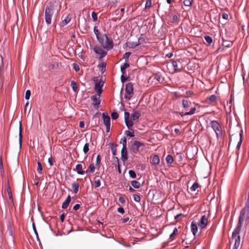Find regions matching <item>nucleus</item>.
<instances>
[{"label": "nucleus", "mask_w": 249, "mask_h": 249, "mask_svg": "<svg viewBox=\"0 0 249 249\" xmlns=\"http://www.w3.org/2000/svg\"><path fill=\"white\" fill-rule=\"evenodd\" d=\"M57 6L56 1L49 2L46 7L45 11V20L46 23L49 25L52 23V19L54 15V10Z\"/></svg>", "instance_id": "1"}, {"label": "nucleus", "mask_w": 249, "mask_h": 249, "mask_svg": "<svg viewBox=\"0 0 249 249\" xmlns=\"http://www.w3.org/2000/svg\"><path fill=\"white\" fill-rule=\"evenodd\" d=\"M141 115V113L139 111H135L131 114L130 118V114L128 112H125L124 114V120L127 127L130 129L133 125V121L137 120Z\"/></svg>", "instance_id": "2"}, {"label": "nucleus", "mask_w": 249, "mask_h": 249, "mask_svg": "<svg viewBox=\"0 0 249 249\" xmlns=\"http://www.w3.org/2000/svg\"><path fill=\"white\" fill-rule=\"evenodd\" d=\"M237 132L234 134H230V140L229 142V144H230L232 141H233L235 138H237V140H239V142L237 143L236 148L238 151L239 150L241 143L242 142V137H243V131L242 129L237 126L236 128Z\"/></svg>", "instance_id": "3"}, {"label": "nucleus", "mask_w": 249, "mask_h": 249, "mask_svg": "<svg viewBox=\"0 0 249 249\" xmlns=\"http://www.w3.org/2000/svg\"><path fill=\"white\" fill-rule=\"evenodd\" d=\"M211 126L215 132L217 138L222 136V130L220 124L216 121H212L210 123Z\"/></svg>", "instance_id": "4"}, {"label": "nucleus", "mask_w": 249, "mask_h": 249, "mask_svg": "<svg viewBox=\"0 0 249 249\" xmlns=\"http://www.w3.org/2000/svg\"><path fill=\"white\" fill-rule=\"evenodd\" d=\"M103 36H105V40L103 44V47L107 50H111L113 47V40L111 38H109L107 35L105 34H103Z\"/></svg>", "instance_id": "5"}, {"label": "nucleus", "mask_w": 249, "mask_h": 249, "mask_svg": "<svg viewBox=\"0 0 249 249\" xmlns=\"http://www.w3.org/2000/svg\"><path fill=\"white\" fill-rule=\"evenodd\" d=\"M133 95V85L131 83L127 84L125 86V98L130 100Z\"/></svg>", "instance_id": "6"}, {"label": "nucleus", "mask_w": 249, "mask_h": 249, "mask_svg": "<svg viewBox=\"0 0 249 249\" xmlns=\"http://www.w3.org/2000/svg\"><path fill=\"white\" fill-rule=\"evenodd\" d=\"M102 118L104 121V124L106 127V132H109L110 131V118L107 112H103L102 113Z\"/></svg>", "instance_id": "7"}, {"label": "nucleus", "mask_w": 249, "mask_h": 249, "mask_svg": "<svg viewBox=\"0 0 249 249\" xmlns=\"http://www.w3.org/2000/svg\"><path fill=\"white\" fill-rule=\"evenodd\" d=\"M93 51L95 53L98 55L97 57L99 59H102L107 54V52L104 50V49L100 46H95L93 48Z\"/></svg>", "instance_id": "8"}, {"label": "nucleus", "mask_w": 249, "mask_h": 249, "mask_svg": "<svg viewBox=\"0 0 249 249\" xmlns=\"http://www.w3.org/2000/svg\"><path fill=\"white\" fill-rule=\"evenodd\" d=\"M103 86V83L101 81H96L95 83V90L96 91V92L100 94L102 93V87Z\"/></svg>", "instance_id": "9"}, {"label": "nucleus", "mask_w": 249, "mask_h": 249, "mask_svg": "<svg viewBox=\"0 0 249 249\" xmlns=\"http://www.w3.org/2000/svg\"><path fill=\"white\" fill-rule=\"evenodd\" d=\"M208 223V217L205 215H203L201 217L200 221L198 223V225L201 229L204 228Z\"/></svg>", "instance_id": "10"}, {"label": "nucleus", "mask_w": 249, "mask_h": 249, "mask_svg": "<svg viewBox=\"0 0 249 249\" xmlns=\"http://www.w3.org/2000/svg\"><path fill=\"white\" fill-rule=\"evenodd\" d=\"M100 94H98L91 96V99L93 101V105L94 107L98 106L100 104L99 98Z\"/></svg>", "instance_id": "11"}, {"label": "nucleus", "mask_w": 249, "mask_h": 249, "mask_svg": "<svg viewBox=\"0 0 249 249\" xmlns=\"http://www.w3.org/2000/svg\"><path fill=\"white\" fill-rule=\"evenodd\" d=\"M171 66L174 68L175 71H179L182 68L180 62H177L176 61H172Z\"/></svg>", "instance_id": "12"}, {"label": "nucleus", "mask_w": 249, "mask_h": 249, "mask_svg": "<svg viewBox=\"0 0 249 249\" xmlns=\"http://www.w3.org/2000/svg\"><path fill=\"white\" fill-rule=\"evenodd\" d=\"M62 25L63 26L67 25L68 23L70 22L71 20V17L70 15L68 14L65 17L63 16L62 17Z\"/></svg>", "instance_id": "13"}, {"label": "nucleus", "mask_w": 249, "mask_h": 249, "mask_svg": "<svg viewBox=\"0 0 249 249\" xmlns=\"http://www.w3.org/2000/svg\"><path fill=\"white\" fill-rule=\"evenodd\" d=\"M71 200V197L70 195H68L66 200L63 202L62 205V208L64 209H66L68 208L69 203Z\"/></svg>", "instance_id": "14"}, {"label": "nucleus", "mask_w": 249, "mask_h": 249, "mask_svg": "<svg viewBox=\"0 0 249 249\" xmlns=\"http://www.w3.org/2000/svg\"><path fill=\"white\" fill-rule=\"evenodd\" d=\"M127 149L126 147H123L122 150H121V156L122 159L123 160L125 161L127 160Z\"/></svg>", "instance_id": "15"}, {"label": "nucleus", "mask_w": 249, "mask_h": 249, "mask_svg": "<svg viewBox=\"0 0 249 249\" xmlns=\"http://www.w3.org/2000/svg\"><path fill=\"white\" fill-rule=\"evenodd\" d=\"M179 17L180 15L179 14L171 16L170 17L171 18V22L172 23H176L178 24L179 21Z\"/></svg>", "instance_id": "16"}, {"label": "nucleus", "mask_w": 249, "mask_h": 249, "mask_svg": "<svg viewBox=\"0 0 249 249\" xmlns=\"http://www.w3.org/2000/svg\"><path fill=\"white\" fill-rule=\"evenodd\" d=\"M83 166L81 164H78L75 167V170L77 171V173L79 175H84L85 173V171L82 170Z\"/></svg>", "instance_id": "17"}, {"label": "nucleus", "mask_w": 249, "mask_h": 249, "mask_svg": "<svg viewBox=\"0 0 249 249\" xmlns=\"http://www.w3.org/2000/svg\"><path fill=\"white\" fill-rule=\"evenodd\" d=\"M101 177L99 176H96L94 178V183L93 185L95 188H97L100 186L101 182H100Z\"/></svg>", "instance_id": "18"}, {"label": "nucleus", "mask_w": 249, "mask_h": 249, "mask_svg": "<svg viewBox=\"0 0 249 249\" xmlns=\"http://www.w3.org/2000/svg\"><path fill=\"white\" fill-rule=\"evenodd\" d=\"M71 187L74 193L77 194L79 188V184L77 181H74L71 184Z\"/></svg>", "instance_id": "19"}, {"label": "nucleus", "mask_w": 249, "mask_h": 249, "mask_svg": "<svg viewBox=\"0 0 249 249\" xmlns=\"http://www.w3.org/2000/svg\"><path fill=\"white\" fill-rule=\"evenodd\" d=\"M191 231L194 235L193 239H194L196 234L197 231V226L194 222H192L191 224Z\"/></svg>", "instance_id": "20"}, {"label": "nucleus", "mask_w": 249, "mask_h": 249, "mask_svg": "<svg viewBox=\"0 0 249 249\" xmlns=\"http://www.w3.org/2000/svg\"><path fill=\"white\" fill-rule=\"evenodd\" d=\"M142 144L138 141H135L132 145V149L134 152L138 151V148L141 146Z\"/></svg>", "instance_id": "21"}, {"label": "nucleus", "mask_w": 249, "mask_h": 249, "mask_svg": "<svg viewBox=\"0 0 249 249\" xmlns=\"http://www.w3.org/2000/svg\"><path fill=\"white\" fill-rule=\"evenodd\" d=\"M192 103L190 101H189L187 100H183L182 101V106L183 107L186 109L188 110L189 107L191 105Z\"/></svg>", "instance_id": "22"}, {"label": "nucleus", "mask_w": 249, "mask_h": 249, "mask_svg": "<svg viewBox=\"0 0 249 249\" xmlns=\"http://www.w3.org/2000/svg\"><path fill=\"white\" fill-rule=\"evenodd\" d=\"M216 100V96L215 95H212L207 98L206 101H209V103H211L215 102Z\"/></svg>", "instance_id": "23"}, {"label": "nucleus", "mask_w": 249, "mask_h": 249, "mask_svg": "<svg viewBox=\"0 0 249 249\" xmlns=\"http://www.w3.org/2000/svg\"><path fill=\"white\" fill-rule=\"evenodd\" d=\"M22 129L21 124H20L19 128V146L21 147L22 145Z\"/></svg>", "instance_id": "24"}, {"label": "nucleus", "mask_w": 249, "mask_h": 249, "mask_svg": "<svg viewBox=\"0 0 249 249\" xmlns=\"http://www.w3.org/2000/svg\"><path fill=\"white\" fill-rule=\"evenodd\" d=\"M139 45V39L136 42H129L128 46L130 48H133Z\"/></svg>", "instance_id": "25"}, {"label": "nucleus", "mask_w": 249, "mask_h": 249, "mask_svg": "<svg viewBox=\"0 0 249 249\" xmlns=\"http://www.w3.org/2000/svg\"><path fill=\"white\" fill-rule=\"evenodd\" d=\"M129 67V64L127 63H125L121 67V71L122 74H124L125 73V69Z\"/></svg>", "instance_id": "26"}, {"label": "nucleus", "mask_w": 249, "mask_h": 249, "mask_svg": "<svg viewBox=\"0 0 249 249\" xmlns=\"http://www.w3.org/2000/svg\"><path fill=\"white\" fill-rule=\"evenodd\" d=\"M131 184L134 188L136 189L139 188L141 185L140 183L136 180L131 181Z\"/></svg>", "instance_id": "27"}, {"label": "nucleus", "mask_w": 249, "mask_h": 249, "mask_svg": "<svg viewBox=\"0 0 249 249\" xmlns=\"http://www.w3.org/2000/svg\"><path fill=\"white\" fill-rule=\"evenodd\" d=\"M111 150L113 156H115L116 155L117 152V144H114L113 143H111Z\"/></svg>", "instance_id": "28"}, {"label": "nucleus", "mask_w": 249, "mask_h": 249, "mask_svg": "<svg viewBox=\"0 0 249 249\" xmlns=\"http://www.w3.org/2000/svg\"><path fill=\"white\" fill-rule=\"evenodd\" d=\"M98 67L100 69V71L102 73H104L106 71V64L104 62H103L98 65Z\"/></svg>", "instance_id": "29"}, {"label": "nucleus", "mask_w": 249, "mask_h": 249, "mask_svg": "<svg viewBox=\"0 0 249 249\" xmlns=\"http://www.w3.org/2000/svg\"><path fill=\"white\" fill-rule=\"evenodd\" d=\"M95 170V166L93 163L91 164L88 169L85 171V173H88L89 172L93 173Z\"/></svg>", "instance_id": "30"}, {"label": "nucleus", "mask_w": 249, "mask_h": 249, "mask_svg": "<svg viewBox=\"0 0 249 249\" xmlns=\"http://www.w3.org/2000/svg\"><path fill=\"white\" fill-rule=\"evenodd\" d=\"M97 40L100 42V43L103 46V44L104 43L105 40V36H103V34H102L100 36H97Z\"/></svg>", "instance_id": "31"}, {"label": "nucleus", "mask_w": 249, "mask_h": 249, "mask_svg": "<svg viewBox=\"0 0 249 249\" xmlns=\"http://www.w3.org/2000/svg\"><path fill=\"white\" fill-rule=\"evenodd\" d=\"M166 160L168 164H171L174 161L173 157L170 155H168L166 158Z\"/></svg>", "instance_id": "32"}, {"label": "nucleus", "mask_w": 249, "mask_h": 249, "mask_svg": "<svg viewBox=\"0 0 249 249\" xmlns=\"http://www.w3.org/2000/svg\"><path fill=\"white\" fill-rule=\"evenodd\" d=\"M71 86L74 92H76L77 91V85L76 82L73 81H71Z\"/></svg>", "instance_id": "33"}, {"label": "nucleus", "mask_w": 249, "mask_h": 249, "mask_svg": "<svg viewBox=\"0 0 249 249\" xmlns=\"http://www.w3.org/2000/svg\"><path fill=\"white\" fill-rule=\"evenodd\" d=\"M204 39L209 45H210L213 42V38L209 36H204Z\"/></svg>", "instance_id": "34"}, {"label": "nucleus", "mask_w": 249, "mask_h": 249, "mask_svg": "<svg viewBox=\"0 0 249 249\" xmlns=\"http://www.w3.org/2000/svg\"><path fill=\"white\" fill-rule=\"evenodd\" d=\"M128 174H129V176L132 178H136V174L134 170H129Z\"/></svg>", "instance_id": "35"}, {"label": "nucleus", "mask_w": 249, "mask_h": 249, "mask_svg": "<svg viewBox=\"0 0 249 249\" xmlns=\"http://www.w3.org/2000/svg\"><path fill=\"white\" fill-rule=\"evenodd\" d=\"M199 185L197 182H195L193 185L190 188V189L192 191H195L199 187Z\"/></svg>", "instance_id": "36"}, {"label": "nucleus", "mask_w": 249, "mask_h": 249, "mask_svg": "<svg viewBox=\"0 0 249 249\" xmlns=\"http://www.w3.org/2000/svg\"><path fill=\"white\" fill-rule=\"evenodd\" d=\"M83 151L85 154H86L88 153V152L89 151V143H86L85 144L83 148Z\"/></svg>", "instance_id": "37"}, {"label": "nucleus", "mask_w": 249, "mask_h": 249, "mask_svg": "<svg viewBox=\"0 0 249 249\" xmlns=\"http://www.w3.org/2000/svg\"><path fill=\"white\" fill-rule=\"evenodd\" d=\"M178 234V230L177 228H175L173 232L170 234V238L173 239V237Z\"/></svg>", "instance_id": "38"}, {"label": "nucleus", "mask_w": 249, "mask_h": 249, "mask_svg": "<svg viewBox=\"0 0 249 249\" xmlns=\"http://www.w3.org/2000/svg\"><path fill=\"white\" fill-rule=\"evenodd\" d=\"M232 42L228 41H224L223 43V46L225 47H230L232 45Z\"/></svg>", "instance_id": "39"}, {"label": "nucleus", "mask_w": 249, "mask_h": 249, "mask_svg": "<svg viewBox=\"0 0 249 249\" xmlns=\"http://www.w3.org/2000/svg\"><path fill=\"white\" fill-rule=\"evenodd\" d=\"M37 171L38 172V173H41V172L42 171V166L41 165V163L39 162H37Z\"/></svg>", "instance_id": "40"}, {"label": "nucleus", "mask_w": 249, "mask_h": 249, "mask_svg": "<svg viewBox=\"0 0 249 249\" xmlns=\"http://www.w3.org/2000/svg\"><path fill=\"white\" fill-rule=\"evenodd\" d=\"M93 31L96 36V38L97 37V36H99L102 35L100 33L98 29H97V26H94V27L93 28Z\"/></svg>", "instance_id": "41"}, {"label": "nucleus", "mask_w": 249, "mask_h": 249, "mask_svg": "<svg viewBox=\"0 0 249 249\" xmlns=\"http://www.w3.org/2000/svg\"><path fill=\"white\" fill-rule=\"evenodd\" d=\"M196 107H192L189 112H185L184 114L193 115L195 113L196 111Z\"/></svg>", "instance_id": "42"}, {"label": "nucleus", "mask_w": 249, "mask_h": 249, "mask_svg": "<svg viewBox=\"0 0 249 249\" xmlns=\"http://www.w3.org/2000/svg\"><path fill=\"white\" fill-rule=\"evenodd\" d=\"M133 198L135 201L139 202L141 200L140 196L136 194L133 195Z\"/></svg>", "instance_id": "43"}, {"label": "nucleus", "mask_w": 249, "mask_h": 249, "mask_svg": "<svg viewBox=\"0 0 249 249\" xmlns=\"http://www.w3.org/2000/svg\"><path fill=\"white\" fill-rule=\"evenodd\" d=\"M193 0H184V4L185 6H190L192 5Z\"/></svg>", "instance_id": "44"}, {"label": "nucleus", "mask_w": 249, "mask_h": 249, "mask_svg": "<svg viewBox=\"0 0 249 249\" xmlns=\"http://www.w3.org/2000/svg\"><path fill=\"white\" fill-rule=\"evenodd\" d=\"M7 193H8L9 198L12 201L13 200L12 194L11 189L9 187H8L7 188Z\"/></svg>", "instance_id": "45"}, {"label": "nucleus", "mask_w": 249, "mask_h": 249, "mask_svg": "<svg viewBox=\"0 0 249 249\" xmlns=\"http://www.w3.org/2000/svg\"><path fill=\"white\" fill-rule=\"evenodd\" d=\"M111 116L113 119L116 120L118 118L119 114L116 112H113L111 113Z\"/></svg>", "instance_id": "46"}, {"label": "nucleus", "mask_w": 249, "mask_h": 249, "mask_svg": "<svg viewBox=\"0 0 249 249\" xmlns=\"http://www.w3.org/2000/svg\"><path fill=\"white\" fill-rule=\"evenodd\" d=\"M31 96V91L30 90H27L25 92V98L26 99L28 100L29 99Z\"/></svg>", "instance_id": "47"}, {"label": "nucleus", "mask_w": 249, "mask_h": 249, "mask_svg": "<svg viewBox=\"0 0 249 249\" xmlns=\"http://www.w3.org/2000/svg\"><path fill=\"white\" fill-rule=\"evenodd\" d=\"M91 17L94 21H96L97 20V15L95 12H92Z\"/></svg>", "instance_id": "48"}, {"label": "nucleus", "mask_w": 249, "mask_h": 249, "mask_svg": "<svg viewBox=\"0 0 249 249\" xmlns=\"http://www.w3.org/2000/svg\"><path fill=\"white\" fill-rule=\"evenodd\" d=\"M100 163H101V156L100 155H98L96 157V164L99 166L100 164Z\"/></svg>", "instance_id": "49"}, {"label": "nucleus", "mask_w": 249, "mask_h": 249, "mask_svg": "<svg viewBox=\"0 0 249 249\" xmlns=\"http://www.w3.org/2000/svg\"><path fill=\"white\" fill-rule=\"evenodd\" d=\"M120 143H122L123 144V147H126V139L124 138L123 140H121Z\"/></svg>", "instance_id": "50"}, {"label": "nucleus", "mask_w": 249, "mask_h": 249, "mask_svg": "<svg viewBox=\"0 0 249 249\" xmlns=\"http://www.w3.org/2000/svg\"><path fill=\"white\" fill-rule=\"evenodd\" d=\"M73 69L76 71H79L80 70V68H79V65L77 64H76V63H74L73 65Z\"/></svg>", "instance_id": "51"}, {"label": "nucleus", "mask_w": 249, "mask_h": 249, "mask_svg": "<svg viewBox=\"0 0 249 249\" xmlns=\"http://www.w3.org/2000/svg\"><path fill=\"white\" fill-rule=\"evenodd\" d=\"M130 54H131L130 53H129V52L125 53L123 55V58H124L126 60L128 59Z\"/></svg>", "instance_id": "52"}, {"label": "nucleus", "mask_w": 249, "mask_h": 249, "mask_svg": "<svg viewBox=\"0 0 249 249\" xmlns=\"http://www.w3.org/2000/svg\"><path fill=\"white\" fill-rule=\"evenodd\" d=\"M117 212L121 214H124V210L123 207L118 208Z\"/></svg>", "instance_id": "53"}, {"label": "nucleus", "mask_w": 249, "mask_h": 249, "mask_svg": "<svg viewBox=\"0 0 249 249\" xmlns=\"http://www.w3.org/2000/svg\"><path fill=\"white\" fill-rule=\"evenodd\" d=\"M152 2L151 0H147L146 4H145V7H150L151 6Z\"/></svg>", "instance_id": "54"}, {"label": "nucleus", "mask_w": 249, "mask_h": 249, "mask_svg": "<svg viewBox=\"0 0 249 249\" xmlns=\"http://www.w3.org/2000/svg\"><path fill=\"white\" fill-rule=\"evenodd\" d=\"M114 159H116V161L117 162V166H118V171H119V173H121V169H120L119 159L117 157H115Z\"/></svg>", "instance_id": "55"}, {"label": "nucleus", "mask_w": 249, "mask_h": 249, "mask_svg": "<svg viewBox=\"0 0 249 249\" xmlns=\"http://www.w3.org/2000/svg\"><path fill=\"white\" fill-rule=\"evenodd\" d=\"M119 201L122 203V204H124L125 203V199L122 196H120L119 197Z\"/></svg>", "instance_id": "56"}, {"label": "nucleus", "mask_w": 249, "mask_h": 249, "mask_svg": "<svg viewBox=\"0 0 249 249\" xmlns=\"http://www.w3.org/2000/svg\"><path fill=\"white\" fill-rule=\"evenodd\" d=\"M186 241V244H190L192 240L191 239H188V238L186 236L184 239H182V242Z\"/></svg>", "instance_id": "57"}, {"label": "nucleus", "mask_w": 249, "mask_h": 249, "mask_svg": "<svg viewBox=\"0 0 249 249\" xmlns=\"http://www.w3.org/2000/svg\"><path fill=\"white\" fill-rule=\"evenodd\" d=\"M222 17L224 19H228L229 16L227 13H223L222 14Z\"/></svg>", "instance_id": "58"}, {"label": "nucleus", "mask_w": 249, "mask_h": 249, "mask_svg": "<svg viewBox=\"0 0 249 249\" xmlns=\"http://www.w3.org/2000/svg\"><path fill=\"white\" fill-rule=\"evenodd\" d=\"M126 134L127 136H129L130 137H133L134 136L133 133L131 132L130 131H127L126 132Z\"/></svg>", "instance_id": "59"}, {"label": "nucleus", "mask_w": 249, "mask_h": 249, "mask_svg": "<svg viewBox=\"0 0 249 249\" xmlns=\"http://www.w3.org/2000/svg\"><path fill=\"white\" fill-rule=\"evenodd\" d=\"M183 215L182 213H179L177 215H176L175 216V219L177 220H178V219L180 217H183Z\"/></svg>", "instance_id": "60"}, {"label": "nucleus", "mask_w": 249, "mask_h": 249, "mask_svg": "<svg viewBox=\"0 0 249 249\" xmlns=\"http://www.w3.org/2000/svg\"><path fill=\"white\" fill-rule=\"evenodd\" d=\"M80 207V205L79 204H75L73 207V209L74 210V211H77L78 210Z\"/></svg>", "instance_id": "61"}, {"label": "nucleus", "mask_w": 249, "mask_h": 249, "mask_svg": "<svg viewBox=\"0 0 249 249\" xmlns=\"http://www.w3.org/2000/svg\"><path fill=\"white\" fill-rule=\"evenodd\" d=\"M119 10L118 9H116L113 12L112 15L116 16L119 14Z\"/></svg>", "instance_id": "62"}, {"label": "nucleus", "mask_w": 249, "mask_h": 249, "mask_svg": "<svg viewBox=\"0 0 249 249\" xmlns=\"http://www.w3.org/2000/svg\"><path fill=\"white\" fill-rule=\"evenodd\" d=\"M121 81L124 83V82L126 80H127V78L126 77H125L124 75V74H123L121 76Z\"/></svg>", "instance_id": "63"}, {"label": "nucleus", "mask_w": 249, "mask_h": 249, "mask_svg": "<svg viewBox=\"0 0 249 249\" xmlns=\"http://www.w3.org/2000/svg\"><path fill=\"white\" fill-rule=\"evenodd\" d=\"M245 206L249 207V193L248 194V198L245 204Z\"/></svg>", "instance_id": "64"}]
</instances>
